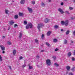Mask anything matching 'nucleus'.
Here are the masks:
<instances>
[{
    "label": "nucleus",
    "mask_w": 75,
    "mask_h": 75,
    "mask_svg": "<svg viewBox=\"0 0 75 75\" xmlns=\"http://www.w3.org/2000/svg\"><path fill=\"white\" fill-rule=\"evenodd\" d=\"M23 57L21 56H20L19 57V59H23Z\"/></svg>",
    "instance_id": "obj_30"
},
{
    "label": "nucleus",
    "mask_w": 75,
    "mask_h": 75,
    "mask_svg": "<svg viewBox=\"0 0 75 75\" xmlns=\"http://www.w3.org/2000/svg\"><path fill=\"white\" fill-rule=\"evenodd\" d=\"M61 23L62 25H64V21H61Z\"/></svg>",
    "instance_id": "obj_21"
},
{
    "label": "nucleus",
    "mask_w": 75,
    "mask_h": 75,
    "mask_svg": "<svg viewBox=\"0 0 75 75\" xmlns=\"http://www.w3.org/2000/svg\"><path fill=\"white\" fill-rule=\"evenodd\" d=\"M36 57H37L38 58L39 57V56H37Z\"/></svg>",
    "instance_id": "obj_58"
},
{
    "label": "nucleus",
    "mask_w": 75,
    "mask_h": 75,
    "mask_svg": "<svg viewBox=\"0 0 75 75\" xmlns=\"http://www.w3.org/2000/svg\"><path fill=\"white\" fill-rule=\"evenodd\" d=\"M28 67L29 69H31L33 68V66L31 64H29L28 65Z\"/></svg>",
    "instance_id": "obj_3"
},
{
    "label": "nucleus",
    "mask_w": 75,
    "mask_h": 75,
    "mask_svg": "<svg viewBox=\"0 0 75 75\" xmlns=\"http://www.w3.org/2000/svg\"><path fill=\"white\" fill-rule=\"evenodd\" d=\"M72 61H75V58L74 57H72Z\"/></svg>",
    "instance_id": "obj_39"
},
{
    "label": "nucleus",
    "mask_w": 75,
    "mask_h": 75,
    "mask_svg": "<svg viewBox=\"0 0 75 75\" xmlns=\"http://www.w3.org/2000/svg\"><path fill=\"white\" fill-rule=\"evenodd\" d=\"M68 72H66V74H68Z\"/></svg>",
    "instance_id": "obj_61"
},
{
    "label": "nucleus",
    "mask_w": 75,
    "mask_h": 75,
    "mask_svg": "<svg viewBox=\"0 0 75 75\" xmlns=\"http://www.w3.org/2000/svg\"><path fill=\"white\" fill-rule=\"evenodd\" d=\"M53 42H57V39H54L53 40Z\"/></svg>",
    "instance_id": "obj_19"
},
{
    "label": "nucleus",
    "mask_w": 75,
    "mask_h": 75,
    "mask_svg": "<svg viewBox=\"0 0 75 75\" xmlns=\"http://www.w3.org/2000/svg\"><path fill=\"white\" fill-rule=\"evenodd\" d=\"M47 65L48 66H50L51 65V60L50 59H47Z\"/></svg>",
    "instance_id": "obj_2"
},
{
    "label": "nucleus",
    "mask_w": 75,
    "mask_h": 75,
    "mask_svg": "<svg viewBox=\"0 0 75 75\" xmlns=\"http://www.w3.org/2000/svg\"><path fill=\"white\" fill-rule=\"evenodd\" d=\"M46 64H47V60L46 61Z\"/></svg>",
    "instance_id": "obj_59"
},
{
    "label": "nucleus",
    "mask_w": 75,
    "mask_h": 75,
    "mask_svg": "<svg viewBox=\"0 0 75 75\" xmlns=\"http://www.w3.org/2000/svg\"><path fill=\"white\" fill-rule=\"evenodd\" d=\"M58 51V49L57 48H56L55 50V51Z\"/></svg>",
    "instance_id": "obj_44"
},
{
    "label": "nucleus",
    "mask_w": 75,
    "mask_h": 75,
    "mask_svg": "<svg viewBox=\"0 0 75 75\" xmlns=\"http://www.w3.org/2000/svg\"><path fill=\"white\" fill-rule=\"evenodd\" d=\"M29 28H33V25L31 23H29L28 24Z\"/></svg>",
    "instance_id": "obj_7"
},
{
    "label": "nucleus",
    "mask_w": 75,
    "mask_h": 75,
    "mask_svg": "<svg viewBox=\"0 0 75 75\" xmlns=\"http://www.w3.org/2000/svg\"><path fill=\"white\" fill-rule=\"evenodd\" d=\"M2 38H5V36H2Z\"/></svg>",
    "instance_id": "obj_50"
},
{
    "label": "nucleus",
    "mask_w": 75,
    "mask_h": 75,
    "mask_svg": "<svg viewBox=\"0 0 75 75\" xmlns=\"http://www.w3.org/2000/svg\"><path fill=\"white\" fill-rule=\"evenodd\" d=\"M73 1L74 2V3L75 4V0H73Z\"/></svg>",
    "instance_id": "obj_55"
},
{
    "label": "nucleus",
    "mask_w": 75,
    "mask_h": 75,
    "mask_svg": "<svg viewBox=\"0 0 75 75\" xmlns=\"http://www.w3.org/2000/svg\"><path fill=\"white\" fill-rule=\"evenodd\" d=\"M73 33L74 35H75V30L73 32Z\"/></svg>",
    "instance_id": "obj_43"
},
{
    "label": "nucleus",
    "mask_w": 75,
    "mask_h": 75,
    "mask_svg": "<svg viewBox=\"0 0 75 75\" xmlns=\"http://www.w3.org/2000/svg\"><path fill=\"white\" fill-rule=\"evenodd\" d=\"M43 26H44V25L42 23H39L38 24V25L37 26V28L39 30V31L40 30V28H42Z\"/></svg>",
    "instance_id": "obj_1"
},
{
    "label": "nucleus",
    "mask_w": 75,
    "mask_h": 75,
    "mask_svg": "<svg viewBox=\"0 0 75 75\" xmlns=\"http://www.w3.org/2000/svg\"><path fill=\"white\" fill-rule=\"evenodd\" d=\"M51 33V31H48L47 33V36H50Z\"/></svg>",
    "instance_id": "obj_13"
},
{
    "label": "nucleus",
    "mask_w": 75,
    "mask_h": 75,
    "mask_svg": "<svg viewBox=\"0 0 75 75\" xmlns=\"http://www.w3.org/2000/svg\"><path fill=\"white\" fill-rule=\"evenodd\" d=\"M75 19V17L74 18H72V17H71V20H74V19Z\"/></svg>",
    "instance_id": "obj_48"
},
{
    "label": "nucleus",
    "mask_w": 75,
    "mask_h": 75,
    "mask_svg": "<svg viewBox=\"0 0 75 75\" xmlns=\"http://www.w3.org/2000/svg\"><path fill=\"white\" fill-rule=\"evenodd\" d=\"M8 45H11V42H8Z\"/></svg>",
    "instance_id": "obj_33"
},
{
    "label": "nucleus",
    "mask_w": 75,
    "mask_h": 75,
    "mask_svg": "<svg viewBox=\"0 0 75 75\" xmlns=\"http://www.w3.org/2000/svg\"><path fill=\"white\" fill-rule=\"evenodd\" d=\"M68 21H64V25H66V26H67L68 25Z\"/></svg>",
    "instance_id": "obj_8"
},
{
    "label": "nucleus",
    "mask_w": 75,
    "mask_h": 75,
    "mask_svg": "<svg viewBox=\"0 0 75 75\" xmlns=\"http://www.w3.org/2000/svg\"><path fill=\"white\" fill-rule=\"evenodd\" d=\"M47 46L48 47H51V45H50V44H49L48 43H47Z\"/></svg>",
    "instance_id": "obj_35"
},
{
    "label": "nucleus",
    "mask_w": 75,
    "mask_h": 75,
    "mask_svg": "<svg viewBox=\"0 0 75 75\" xmlns=\"http://www.w3.org/2000/svg\"><path fill=\"white\" fill-rule=\"evenodd\" d=\"M9 23L10 25H13L14 23V22L13 21H11Z\"/></svg>",
    "instance_id": "obj_14"
},
{
    "label": "nucleus",
    "mask_w": 75,
    "mask_h": 75,
    "mask_svg": "<svg viewBox=\"0 0 75 75\" xmlns=\"http://www.w3.org/2000/svg\"><path fill=\"white\" fill-rule=\"evenodd\" d=\"M0 61H2V57L0 55Z\"/></svg>",
    "instance_id": "obj_31"
},
{
    "label": "nucleus",
    "mask_w": 75,
    "mask_h": 75,
    "mask_svg": "<svg viewBox=\"0 0 75 75\" xmlns=\"http://www.w3.org/2000/svg\"><path fill=\"white\" fill-rule=\"evenodd\" d=\"M19 15L21 17H23L24 16V13H19Z\"/></svg>",
    "instance_id": "obj_12"
},
{
    "label": "nucleus",
    "mask_w": 75,
    "mask_h": 75,
    "mask_svg": "<svg viewBox=\"0 0 75 75\" xmlns=\"http://www.w3.org/2000/svg\"><path fill=\"white\" fill-rule=\"evenodd\" d=\"M74 69H75V67H73L72 68V69H71V70L72 71H74Z\"/></svg>",
    "instance_id": "obj_40"
},
{
    "label": "nucleus",
    "mask_w": 75,
    "mask_h": 75,
    "mask_svg": "<svg viewBox=\"0 0 75 75\" xmlns=\"http://www.w3.org/2000/svg\"><path fill=\"white\" fill-rule=\"evenodd\" d=\"M66 33L67 35H68L69 33V30H67Z\"/></svg>",
    "instance_id": "obj_29"
},
{
    "label": "nucleus",
    "mask_w": 75,
    "mask_h": 75,
    "mask_svg": "<svg viewBox=\"0 0 75 75\" xmlns=\"http://www.w3.org/2000/svg\"><path fill=\"white\" fill-rule=\"evenodd\" d=\"M54 65H56L57 67H58L59 66L58 64H57V63H54Z\"/></svg>",
    "instance_id": "obj_32"
},
{
    "label": "nucleus",
    "mask_w": 75,
    "mask_h": 75,
    "mask_svg": "<svg viewBox=\"0 0 75 75\" xmlns=\"http://www.w3.org/2000/svg\"><path fill=\"white\" fill-rule=\"evenodd\" d=\"M1 48L2 51H5V47L3 45H1L0 46Z\"/></svg>",
    "instance_id": "obj_4"
},
{
    "label": "nucleus",
    "mask_w": 75,
    "mask_h": 75,
    "mask_svg": "<svg viewBox=\"0 0 75 75\" xmlns=\"http://www.w3.org/2000/svg\"><path fill=\"white\" fill-rule=\"evenodd\" d=\"M66 12L67 13V14H69V12L68 11H66Z\"/></svg>",
    "instance_id": "obj_42"
},
{
    "label": "nucleus",
    "mask_w": 75,
    "mask_h": 75,
    "mask_svg": "<svg viewBox=\"0 0 75 75\" xmlns=\"http://www.w3.org/2000/svg\"><path fill=\"white\" fill-rule=\"evenodd\" d=\"M35 42H36V43H38V40H37V39H35Z\"/></svg>",
    "instance_id": "obj_34"
},
{
    "label": "nucleus",
    "mask_w": 75,
    "mask_h": 75,
    "mask_svg": "<svg viewBox=\"0 0 75 75\" xmlns=\"http://www.w3.org/2000/svg\"><path fill=\"white\" fill-rule=\"evenodd\" d=\"M25 67H26V65L25 64H24L22 66L23 68H24Z\"/></svg>",
    "instance_id": "obj_41"
},
{
    "label": "nucleus",
    "mask_w": 75,
    "mask_h": 75,
    "mask_svg": "<svg viewBox=\"0 0 75 75\" xmlns=\"http://www.w3.org/2000/svg\"><path fill=\"white\" fill-rule=\"evenodd\" d=\"M52 58L53 59H56V57L55 56H53Z\"/></svg>",
    "instance_id": "obj_36"
},
{
    "label": "nucleus",
    "mask_w": 75,
    "mask_h": 75,
    "mask_svg": "<svg viewBox=\"0 0 75 75\" xmlns=\"http://www.w3.org/2000/svg\"><path fill=\"white\" fill-rule=\"evenodd\" d=\"M69 75H73V74L72 73H69Z\"/></svg>",
    "instance_id": "obj_47"
},
{
    "label": "nucleus",
    "mask_w": 75,
    "mask_h": 75,
    "mask_svg": "<svg viewBox=\"0 0 75 75\" xmlns=\"http://www.w3.org/2000/svg\"><path fill=\"white\" fill-rule=\"evenodd\" d=\"M12 2H14V1H12Z\"/></svg>",
    "instance_id": "obj_60"
},
{
    "label": "nucleus",
    "mask_w": 75,
    "mask_h": 75,
    "mask_svg": "<svg viewBox=\"0 0 75 75\" xmlns=\"http://www.w3.org/2000/svg\"><path fill=\"white\" fill-rule=\"evenodd\" d=\"M73 8L71 7H69V9H70V10H73Z\"/></svg>",
    "instance_id": "obj_37"
},
{
    "label": "nucleus",
    "mask_w": 75,
    "mask_h": 75,
    "mask_svg": "<svg viewBox=\"0 0 75 75\" xmlns=\"http://www.w3.org/2000/svg\"><path fill=\"white\" fill-rule=\"evenodd\" d=\"M50 21V19H47V23H48V22H49Z\"/></svg>",
    "instance_id": "obj_45"
},
{
    "label": "nucleus",
    "mask_w": 75,
    "mask_h": 75,
    "mask_svg": "<svg viewBox=\"0 0 75 75\" xmlns=\"http://www.w3.org/2000/svg\"><path fill=\"white\" fill-rule=\"evenodd\" d=\"M29 28H30V27H29V26H28V25L26 27V29H28Z\"/></svg>",
    "instance_id": "obj_28"
},
{
    "label": "nucleus",
    "mask_w": 75,
    "mask_h": 75,
    "mask_svg": "<svg viewBox=\"0 0 75 75\" xmlns=\"http://www.w3.org/2000/svg\"><path fill=\"white\" fill-rule=\"evenodd\" d=\"M10 27H9V28H8V30H10Z\"/></svg>",
    "instance_id": "obj_54"
},
{
    "label": "nucleus",
    "mask_w": 75,
    "mask_h": 75,
    "mask_svg": "<svg viewBox=\"0 0 75 75\" xmlns=\"http://www.w3.org/2000/svg\"><path fill=\"white\" fill-rule=\"evenodd\" d=\"M49 2H51V0H48Z\"/></svg>",
    "instance_id": "obj_56"
},
{
    "label": "nucleus",
    "mask_w": 75,
    "mask_h": 75,
    "mask_svg": "<svg viewBox=\"0 0 75 75\" xmlns=\"http://www.w3.org/2000/svg\"><path fill=\"white\" fill-rule=\"evenodd\" d=\"M66 68L68 71H69V69H70L71 67H70L69 66H67L66 67Z\"/></svg>",
    "instance_id": "obj_9"
},
{
    "label": "nucleus",
    "mask_w": 75,
    "mask_h": 75,
    "mask_svg": "<svg viewBox=\"0 0 75 75\" xmlns=\"http://www.w3.org/2000/svg\"><path fill=\"white\" fill-rule=\"evenodd\" d=\"M27 9L29 11L30 13H32V12H33V9H32V8L30 7H28Z\"/></svg>",
    "instance_id": "obj_6"
},
{
    "label": "nucleus",
    "mask_w": 75,
    "mask_h": 75,
    "mask_svg": "<svg viewBox=\"0 0 75 75\" xmlns=\"http://www.w3.org/2000/svg\"><path fill=\"white\" fill-rule=\"evenodd\" d=\"M16 54V50H14L13 51V55H15Z\"/></svg>",
    "instance_id": "obj_15"
},
{
    "label": "nucleus",
    "mask_w": 75,
    "mask_h": 75,
    "mask_svg": "<svg viewBox=\"0 0 75 75\" xmlns=\"http://www.w3.org/2000/svg\"><path fill=\"white\" fill-rule=\"evenodd\" d=\"M23 23L25 25H26L27 24V22L26 21H24L23 22Z\"/></svg>",
    "instance_id": "obj_20"
},
{
    "label": "nucleus",
    "mask_w": 75,
    "mask_h": 75,
    "mask_svg": "<svg viewBox=\"0 0 75 75\" xmlns=\"http://www.w3.org/2000/svg\"><path fill=\"white\" fill-rule=\"evenodd\" d=\"M44 35L42 34L41 36V38L42 39H44Z\"/></svg>",
    "instance_id": "obj_26"
},
{
    "label": "nucleus",
    "mask_w": 75,
    "mask_h": 75,
    "mask_svg": "<svg viewBox=\"0 0 75 75\" xmlns=\"http://www.w3.org/2000/svg\"><path fill=\"white\" fill-rule=\"evenodd\" d=\"M61 5L62 6H63V5H64V3L63 2H62L61 3Z\"/></svg>",
    "instance_id": "obj_49"
},
{
    "label": "nucleus",
    "mask_w": 75,
    "mask_h": 75,
    "mask_svg": "<svg viewBox=\"0 0 75 75\" xmlns=\"http://www.w3.org/2000/svg\"><path fill=\"white\" fill-rule=\"evenodd\" d=\"M5 12L6 14H8V13H9V11L7 9H5Z\"/></svg>",
    "instance_id": "obj_11"
},
{
    "label": "nucleus",
    "mask_w": 75,
    "mask_h": 75,
    "mask_svg": "<svg viewBox=\"0 0 75 75\" xmlns=\"http://www.w3.org/2000/svg\"><path fill=\"white\" fill-rule=\"evenodd\" d=\"M71 43H72V44H73L74 43V42L73 41H71Z\"/></svg>",
    "instance_id": "obj_52"
},
{
    "label": "nucleus",
    "mask_w": 75,
    "mask_h": 75,
    "mask_svg": "<svg viewBox=\"0 0 75 75\" xmlns=\"http://www.w3.org/2000/svg\"><path fill=\"white\" fill-rule=\"evenodd\" d=\"M18 16L17 15H16L15 16V18H16V19L17 18H18Z\"/></svg>",
    "instance_id": "obj_22"
},
{
    "label": "nucleus",
    "mask_w": 75,
    "mask_h": 75,
    "mask_svg": "<svg viewBox=\"0 0 75 75\" xmlns=\"http://www.w3.org/2000/svg\"><path fill=\"white\" fill-rule=\"evenodd\" d=\"M63 29H61V31H63Z\"/></svg>",
    "instance_id": "obj_57"
},
{
    "label": "nucleus",
    "mask_w": 75,
    "mask_h": 75,
    "mask_svg": "<svg viewBox=\"0 0 75 75\" xmlns=\"http://www.w3.org/2000/svg\"><path fill=\"white\" fill-rule=\"evenodd\" d=\"M2 53H3V54H4V53H5V52H4V51H3L2 52Z\"/></svg>",
    "instance_id": "obj_53"
},
{
    "label": "nucleus",
    "mask_w": 75,
    "mask_h": 75,
    "mask_svg": "<svg viewBox=\"0 0 75 75\" xmlns=\"http://www.w3.org/2000/svg\"><path fill=\"white\" fill-rule=\"evenodd\" d=\"M44 52V50H42L40 51L41 52Z\"/></svg>",
    "instance_id": "obj_46"
},
{
    "label": "nucleus",
    "mask_w": 75,
    "mask_h": 75,
    "mask_svg": "<svg viewBox=\"0 0 75 75\" xmlns=\"http://www.w3.org/2000/svg\"><path fill=\"white\" fill-rule=\"evenodd\" d=\"M64 1H67V0H64Z\"/></svg>",
    "instance_id": "obj_62"
},
{
    "label": "nucleus",
    "mask_w": 75,
    "mask_h": 75,
    "mask_svg": "<svg viewBox=\"0 0 75 75\" xmlns=\"http://www.w3.org/2000/svg\"><path fill=\"white\" fill-rule=\"evenodd\" d=\"M54 28L56 29H57V28H59V26L57 25H56L54 26Z\"/></svg>",
    "instance_id": "obj_17"
},
{
    "label": "nucleus",
    "mask_w": 75,
    "mask_h": 75,
    "mask_svg": "<svg viewBox=\"0 0 75 75\" xmlns=\"http://www.w3.org/2000/svg\"><path fill=\"white\" fill-rule=\"evenodd\" d=\"M41 6L42 7H44L45 6V4L44 3L42 2L41 3Z\"/></svg>",
    "instance_id": "obj_18"
},
{
    "label": "nucleus",
    "mask_w": 75,
    "mask_h": 75,
    "mask_svg": "<svg viewBox=\"0 0 75 75\" xmlns=\"http://www.w3.org/2000/svg\"><path fill=\"white\" fill-rule=\"evenodd\" d=\"M21 4H24L25 3V0H21L20 2Z\"/></svg>",
    "instance_id": "obj_10"
},
{
    "label": "nucleus",
    "mask_w": 75,
    "mask_h": 75,
    "mask_svg": "<svg viewBox=\"0 0 75 75\" xmlns=\"http://www.w3.org/2000/svg\"><path fill=\"white\" fill-rule=\"evenodd\" d=\"M22 35H23V34L21 33H20L19 36V38H21L22 37Z\"/></svg>",
    "instance_id": "obj_16"
},
{
    "label": "nucleus",
    "mask_w": 75,
    "mask_h": 75,
    "mask_svg": "<svg viewBox=\"0 0 75 75\" xmlns=\"http://www.w3.org/2000/svg\"><path fill=\"white\" fill-rule=\"evenodd\" d=\"M44 22L45 23H47V18H46L45 19Z\"/></svg>",
    "instance_id": "obj_24"
},
{
    "label": "nucleus",
    "mask_w": 75,
    "mask_h": 75,
    "mask_svg": "<svg viewBox=\"0 0 75 75\" xmlns=\"http://www.w3.org/2000/svg\"><path fill=\"white\" fill-rule=\"evenodd\" d=\"M31 4H35V1H31Z\"/></svg>",
    "instance_id": "obj_23"
},
{
    "label": "nucleus",
    "mask_w": 75,
    "mask_h": 75,
    "mask_svg": "<svg viewBox=\"0 0 75 75\" xmlns=\"http://www.w3.org/2000/svg\"><path fill=\"white\" fill-rule=\"evenodd\" d=\"M16 27H17V25L16 24L14 25V28H16Z\"/></svg>",
    "instance_id": "obj_38"
},
{
    "label": "nucleus",
    "mask_w": 75,
    "mask_h": 75,
    "mask_svg": "<svg viewBox=\"0 0 75 75\" xmlns=\"http://www.w3.org/2000/svg\"><path fill=\"white\" fill-rule=\"evenodd\" d=\"M9 68H10V69H11V66H9L8 67Z\"/></svg>",
    "instance_id": "obj_51"
},
{
    "label": "nucleus",
    "mask_w": 75,
    "mask_h": 75,
    "mask_svg": "<svg viewBox=\"0 0 75 75\" xmlns=\"http://www.w3.org/2000/svg\"><path fill=\"white\" fill-rule=\"evenodd\" d=\"M68 57H70L71 55V52H69L68 54Z\"/></svg>",
    "instance_id": "obj_25"
},
{
    "label": "nucleus",
    "mask_w": 75,
    "mask_h": 75,
    "mask_svg": "<svg viewBox=\"0 0 75 75\" xmlns=\"http://www.w3.org/2000/svg\"><path fill=\"white\" fill-rule=\"evenodd\" d=\"M64 44H67V40H65L64 42Z\"/></svg>",
    "instance_id": "obj_27"
},
{
    "label": "nucleus",
    "mask_w": 75,
    "mask_h": 75,
    "mask_svg": "<svg viewBox=\"0 0 75 75\" xmlns=\"http://www.w3.org/2000/svg\"><path fill=\"white\" fill-rule=\"evenodd\" d=\"M58 11H59L61 13V14H64V11L61 8H59L58 9Z\"/></svg>",
    "instance_id": "obj_5"
}]
</instances>
